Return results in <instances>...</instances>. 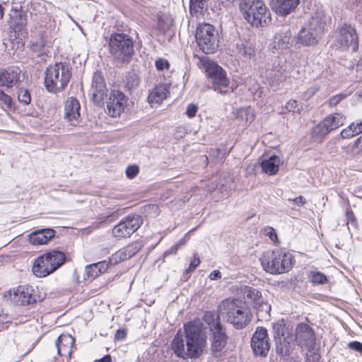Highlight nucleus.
<instances>
[{
  "instance_id": "5",
  "label": "nucleus",
  "mask_w": 362,
  "mask_h": 362,
  "mask_svg": "<svg viewBox=\"0 0 362 362\" xmlns=\"http://www.w3.org/2000/svg\"><path fill=\"white\" fill-rule=\"evenodd\" d=\"M240 8L244 18L253 26H265L271 21L270 13L262 0H243Z\"/></svg>"
},
{
  "instance_id": "46",
  "label": "nucleus",
  "mask_w": 362,
  "mask_h": 362,
  "mask_svg": "<svg viewBox=\"0 0 362 362\" xmlns=\"http://www.w3.org/2000/svg\"><path fill=\"white\" fill-rule=\"evenodd\" d=\"M124 248L128 253V257L131 258L140 250L141 245L139 243H132L125 247Z\"/></svg>"
},
{
  "instance_id": "55",
  "label": "nucleus",
  "mask_w": 362,
  "mask_h": 362,
  "mask_svg": "<svg viewBox=\"0 0 362 362\" xmlns=\"http://www.w3.org/2000/svg\"><path fill=\"white\" fill-rule=\"evenodd\" d=\"M127 337V330L124 329H119L117 330L115 334V339L117 341L124 340Z\"/></svg>"
},
{
  "instance_id": "13",
  "label": "nucleus",
  "mask_w": 362,
  "mask_h": 362,
  "mask_svg": "<svg viewBox=\"0 0 362 362\" xmlns=\"http://www.w3.org/2000/svg\"><path fill=\"white\" fill-rule=\"evenodd\" d=\"M251 347L256 356H266L270 344L267 330L263 327H257L251 338Z\"/></svg>"
},
{
  "instance_id": "39",
  "label": "nucleus",
  "mask_w": 362,
  "mask_h": 362,
  "mask_svg": "<svg viewBox=\"0 0 362 362\" xmlns=\"http://www.w3.org/2000/svg\"><path fill=\"white\" fill-rule=\"evenodd\" d=\"M205 6V0H190V13L192 15L201 14Z\"/></svg>"
},
{
  "instance_id": "58",
  "label": "nucleus",
  "mask_w": 362,
  "mask_h": 362,
  "mask_svg": "<svg viewBox=\"0 0 362 362\" xmlns=\"http://www.w3.org/2000/svg\"><path fill=\"white\" fill-rule=\"evenodd\" d=\"M179 250L178 245L176 244L172 245L168 250L165 251L164 257H166L170 255H175Z\"/></svg>"
},
{
  "instance_id": "7",
  "label": "nucleus",
  "mask_w": 362,
  "mask_h": 362,
  "mask_svg": "<svg viewBox=\"0 0 362 362\" xmlns=\"http://www.w3.org/2000/svg\"><path fill=\"white\" fill-rule=\"evenodd\" d=\"M65 260L66 256L64 252L58 250L49 251L34 260L33 273L38 278L46 277L59 268Z\"/></svg>"
},
{
  "instance_id": "27",
  "label": "nucleus",
  "mask_w": 362,
  "mask_h": 362,
  "mask_svg": "<svg viewBox=\"0 0 362 362\" xmlns=\"http://www.w3.org/2000/svg\"><path fill=\"white\" fill-rule=\"evenodd\" d=\"M293 347L292 342V336L291 334H287L286 337H281L280 339L275 341V349L277 354L281 356H289Z\"/></svg>"
},
{
  "instance_id": "59",
  "label": "nucleus",
  "mask_w": 362,
  "mask_h": 362,
  "mask_svg": "<svg viewBox=\"0 0 362 362\" xmlns=\"http://www.w3.org/2000/svg\"><path fill=\"white\" fill-rule=\"evenodd\" d=\"M209 279L211 280H217L221 278V273L219 270H214L209 274Z\"/></svg>"
},
{
  "instance_id": "64",
  "label": "nucleus",
  "mask_w": 362,
  "mask_h": 362,
  "mask_svg": "<svg viewBox=\"0 0 362 362\" xmlns=\"http://www.w3.org/2000/svg\"><path fill=\"white\" fill-rule=\"evenodd\" d=\"M355 124L357 127L358 132L359 134L362 133V120L356 122Z\"/></svg>"
},
{
  "instance_id": "25",
  "label": "nucleus",
  "mask_w": 362,
  "mask_h": 362,
  "mask_svg": "<svg viewBox=\"0 0 362 362\" xmlns=\"http://www.w3.org/2000/svg\"><path fill=\"white\" fill-rule=\"evenodd\" d=\"M52 24L48 23L45 25H39L35 28L34 33L39 37L37 43L39 46L44 47L51 43L52 36Z\"/></svg>"
},
{
  "instance_id": "17",
  "label": "nucleus",
  "mask_w": 362,
  "mask_h": 362,
  "mask_svg": "<svg viewBox=\"0 0 362 362\" xmlns=\"http://www.w3.org/2000/svg\"><path fill=\"white\" fill-rule=\"evenodd\" d=\"M107 89L105 79L101 73L95 72L93 76V81L89 90V94L92 96L94 103L100 105L107 95Z\"/></svg>"
},
{
  "instance_id": "61",
  "label": "nucleus",
  "mask_w": 362,
  "mask_h": 362,
  "mask_svg": "<svg viewBox=\"0 0 362 362\" xmlns=\"http://www.w3.org/2000/svg\"><path fill=\"white\" fill-rule=\"evenodd\" d=\"M288 201L293 202L298 206L303 205L305 202V199L302 196H299L293 199H288Z\"/></svg>"
},
{
  "instance_id": "51",
  "label": "nucleus",
  "mask_w": 362,
  "mask_h": 362,
  "mask_svg": "<svg viewBox=\"0 0 362 362\" xmlns=\"http://www.w3.org/2000/svg\"><path fill=\"white\" fill-rule=\"evenodd\" d=\"M200 264V259L199 257H197L195 255L194 256V258L191 260L189 266L186 269V272L189 273L195 269L199 264Z\"/></svg>"
},
{
  "instance_id": "57",
  "label": "nucleus",
  "mask_w": 362,
  "mask_h": 362,
  "mask_svg": "<svg viewBox=\"0 0 362 362\" xmlns=\"http://www.w3.org/2000/svg\"><path fill=\"white\" fill-rule=\"evenodd\" d=\"M139 83V80L138 77L134 74L133 76H131L128 78L127 85L131 86V87L137 86Z\"/></svg>"
},
{
  "instance_id": "53",
  "label": "nucleus",
  "mask_w": 362,
  "mask_h": 362,
  "mask_svg": "<svg viewBox=\"0 0 362 362\" xmlns=\"http://www.w3.org/2000/svg\"><path fill=\"white\" fill-rule=\"evenodd\" d=\"M123 261L122 257L117 252L109 258V263L112 265L117 264Z\"/></svg>"
},
{
  "instance_id": "32",
  "label": "nucleus",
  "mask_w": 362,
  "mask_h": 362,
  "mask_svg": "<svg viewBox=\"0 0 362 362\" xmlns=\"http://www.w3.org/2000/svg\"><path fill=\"white\" fill-rule=\"evenodd\" d=\"M238 53L245 59H250L255 54V47L249 41L237 44Z\"/></svg>"
},
{
  "instance_id": "43",
  "label": "nucleus",
  "mask_w": 362,
  "mask_h": 362,
  "mask_svg": "<svg viewBox=\"0 0 362 362\" xmlns=\"http://www.w3.org/2000/svg\"><path fill=\"white\" fill-rule=\"evenodd\" d=\"M261 233L262 235L268 236L273 243H279L277 234L274 228H263Z\"/></svg>"
},
{
  "instance_id": "19",
  "label": "nucleus",
  "mask_w": 362,
  "mask_h": 362,
  "mask_svg": "<svg viewBox=\"0 0 362 362\" xmlns=\"http://www.w3.org/2000/svg\"><path fill=\"white\" fill-rule=\"evenodd\" d=\"M74 343L75 339L71 334H62L55 341L54 348L59 356H65L70 360Z\"/></svg>"
},
{
  "instance_id": "63",
  "label": "nucleus",
  "mask_w": 362,
  "mask_h": 362,
  "mask_svg": "<svg viewBox=\"0 0 362 362\" xmlns=\"http://www.w3.org/2000/svg\"><path fill=\"white\" fill-rule=\"evenodd\" d=\"M111 361H112V358H111L110 355L107 354V355H105V356H103V358H101L100 359L95 361V362H111Z\"/></svg>"
},
{
  "instance_id": "29",
  "label": "nucleus",
  "mask_w": 362,
  "mask_h": 362,
  "mask_svg": "<svg viewBox=\"0 0 362 362\" xmlns=\"http://www.w3.org/2000/svg\"><path fill=\"white\" fill-rule=\"evenodd\" d=\"M266 77L269 81L270 86L276 89L286 79L288 76L285 70H267Z\"/></svg>"
},
{
  "instance_id": "15",
  "label": "nucleus",
  "mask_w": 362,
  "mask_h": 362,
  "mask_svg": "<svg viewBox=\"0 0 362 362\" xmlns=\"http://www.w3.org/2000/svg\"><path fill=\"white\" fill-rule=\"evenodd\" d=\"M127 98L120 90H112L107 101V112L112 117H119L124 112Z\"/></svg>"
},
{
  "instance_id": "24",
  "label": "nucleus",
  "mask_w": 362,
  "mask_h": 362,
  "mask_svg": "<svg viewBox=\"0 0 362 362\" xmlns=\"http://www.w3.org/2000/svg\"><path fill=\"white\" fill-rule=\"evenodd\" d=\"M55 235V231L52 228H41L31 233L28 235V240L33 245H44L48 243Z\"/></svg>"
},
{
  "instance_id": "36",
  "label": "nucleus",
  "mask_w": 362,
  "mask_h": 362,
  "mask_svg": "<svg viewBox=\"0 0 362 362\" xmlns=\"http://www.w3.org/2000/svg\"><path fill=\"white\" fill-rule=\"evenodd\" d=\"M272 328L274 341H276V339H280L281 337H286L287 334H290L287 331V328L286 327V325L283 320L274 323Z\"/></svg>"
},
{
  "instance_id": "22",
  "label": "nucleus",
  "mask_w": 362,
  "mask_h": 362,
  "mask_svg": "<svg viewBox=\"0 0 362 362\" xmlns=\"http://www.w3.org/2000/svg\"><path fill=\"white\" fill-rule=\"evenodd\" d=\"M211 332V350L214 356L218 357L226 344L227 336L223 327L215 329Z\"/></svg>"
},
{
  "instance_id": "8",
  "label": "nucleus",
  "mask_w": 362,
  "mask_h": 362,
  "mask_svg": "<svg viewBox=\"0 0 362 362\" xmlns=\"http://www.w3.org/2000/svg\"><path fill=\"white\" fill-rule=\"evenodd\" d=\"M108 45L110 54L119 62H129L134 53L132 39L124 33H112Z\"/></svg>"
},
{
  "instance_id": "41",
  "label": "nucleus",
  "mask_w": 362,
  "mask_h": 362,
  "mask_svg": "<svg viewBox=\"0 0 362 362\" xmlns=\"http://www.w3.org/2000/svg\"><path fill=\"white\" fill-rule=\"evenodd\" d=\"M18 98L21 103L27 105L31 101L30 92L27 89L20 88L18 91Z\"/></svg>"
},
{
  "instance_id": "20",
  "label": "nucleus",
  "mask_w": 362,
  "mask_h": 362,
  "mask_svg": "<svg viewBox=\"0 0 362 362\" xmlns=\"http://www.w3.org/2000/svg\"><path fill=\"white\" fill-rule=\"evenodd\" d=\"M81 106L78 100L69 98L64 107V115L66 120L71 125H77L79 123Z\"/></svg>"
},
{
  "instance_id": "48",
  "label": "nucleus",
  "mask_w": 362,
  "mask_h": 362,
  "mask_svg": "<svg viewBox=\"0 0 362 362\" xmlns=\"http://www.w3.org/2000/svg\"><path fill=\"white\" fill-rule=\"evenodd\" d=\"M94 264H95V268L98 267L97 271L99 273H100V274H102L107 271V269H108L109 264H110L109 263V262H107V261H101V262H99L97 263H94Z\"/></svg>"
},
{
  "instance_id": "3",
  "label": "nucleus",
  "mask_w": 362,
  "mask_h": 362,
  "mask_svg": "<svg viewBox=\"0 0 362 362\" xmlns=\"http://www.w3.org/2000/svg\"><path fill=\"white\" fill-rule=\"evenodd\" d=\"M259 261L264 271L272 274L286 273L293 267L291 254L281 248L264 252Z\"/></svg>"
},
{
  "instance_id": "21",
  "label": "nucleus",
  "mask_w": 362,
  "mask_h": 362,
  "mask_svg": "<svg viewBox=\"0 0 362 362\" xmlns=\"http://www.w3.org/2000/svg\"><path fill=\"white\" fill-rule=\"evenodd\" d=\"M21 70L17 67L0 69V86L10 88L20 81Z\"/></svg>"
},
{
  "instance_id": "33",
  "label": "nucleus",
  "mask_w": 362,
  "mask_h": 362,
  "mask_svg": "<svg viewBox=\"0 0 362 362\" xmlns=\"http://www.w3.org/2000/svg\"><path fill=\"white\" fill-rule=\"evenodd\" d=\"M143 224V219L141 216L131 214L122 219L115 226H141Z\"/></svg>"
},
{
  "instance_id": "54",
  "label": "nucleus",
  "mask_w": 362,
  "mask_h": 362,
  "mask_svg": "<svg viewBox=\"0 0 362 362\" xmlns=\"http://www.w3.org/2000/svg\"><path fill=\"white\" fill-rule=\"evenodd\" d=\"M286 108L290 112H296L298 110L297 102L294 100H290L286 103Z\"/></svg>"
},
{
  "instance_id": "52",
  "label": "nucleus",
  "mask_w": 362,
  "mask_h": 362,
  "mask_svg": "<svg viewBox=\"0 0 362 362\" xmlns=\"http://www.w3.org/2000/svg\"><path fill=\"white\" fill-rule=\"evenodd\" d=\"M348 347L357 352L362 353V343L358 341H353L349 343Z\"/></svg>"
},
{
  "instance_id": "56",
  "label": "nucleus",
  "mask_w": 362,
  "mask_h": 362,
  "mask_svg": "<svg viewBox=\"0 0 362 362\" xmlns=\"http://www.w3.org/2000/svg\"><path fill=\"white\" fill-rule=\"evenodd\" d=\"M346 216L347 219V225H356V220L355 218V216L352 211H347L346 213Z\"/></svg>"
},
{
  "instance_id": "47",
  "label": "nucleus",
  "mask_w": 362,
  "mask_h": 362,
  "mask_svg": "<svg viewBox=\"0 0 362 362\" xmlns=\"http://www.w3.org/2000/svg\"><path fill=\"white\" fill-rule=\"evenodd\" d=\"M346 97V94L340 93L336 95L331 97L328 101L329 105L331 107L336 106L338 105L341 100H343Z\"/></svg>"
},
{
  "instance_id": "28",
  "label": "nucleus",
  "mask_w": 362,
  "mask_h": 362,
  "mask_svg": "<svg viewBox=\"0 0 362 362\" xmlns=\"http://www.w3.org/2000/svg\"><path fill=\"white\" fill-rule=\"evenodd\" d=\"M169 93V87L167 85L157 86L150 92L148 101L151 105H159L166 99Z\"/></svg>"
},
{
  "instance_id": "4",
  "label": "nucleus",
  "mask_w": 362,
  "mask_h": 362,
  "mask_svg": "<svg viewBox=\"0 0 362 362\" xmlns=\"http://www.w3.org/2000/svg\"><path fill=\"white\" fill-rule=\"evenodd\" d=\"M327 17L322 12H317L313 15L308 23L298 33L297 42L303 46H314L321 38Z\"/></svg>"
},
{
  "instance_id": "11",
  "label": "nucleus",
  "mask_w": 362,
  "mask_h": 362,
  "mask_svg": "<svg viewBox=\"0 0 362 362\" xmlns=\"http://www.w3.org/2000/svg\"><path fill=\"white\" fill-rule=\"evenodd\" d=\"M203 67L208 76L209 79L214 86L216 90L221 87H227L229 83L225 71L218 64L208 58H203L202 60Z\"/></svg>"
},
{
  "instance_id": "44",
  "label": "nucleus",
  "mask_w": 362,
  "mask_h": 362,
  "mask_svg": "<svg viewBox=\"0 0 362 362\" xmlns=\"http://www.w3.org/2000/svg\"><path fill=\"white\" fill-rule=\"evenodd\" d=\"M12 98L10 95L5 93L2 90H0V105L10 108L11 107Z\"/></svg>"
},
{
  "instance_id": "14",
  "label": "nucleus",
  "mask_w": 362,
  "mask_h": 362,
  "mask_svg": "<svg viewBox=\"0 0 362 362\" xmlns=\"http://www.w3.org/2000/svg\"><path fill=\"white\" fill-rule=\"evenodd\" d=\"M337 41L343 47L356 52L358 48V38L354 28L344 25L338 29Z\"/></svg>"
},
{
  "instance_id": "10",
  "label": "nucleus",
  "mask_w": 362,
  "mask_h": 362,
  "mask_svg": "<svg viewBox=\"0 0 362 362\" xmlns=\"http://www.w3.org/2000/svg\"><path fill=\"white\" fill-rule=\"evenodd\" d=\"M346 117L340 113H334L326 117L313 129V136L316 140H321L329 132L342 126Z\"/></svg>"
},
{
  "instance_id": "6",
  "label": "nucleus",
  "mask_w": 362,
  "mask_h": 362,
  "mask_svg": "<svg viewBox=\"0 0 362 362\" xmlns=\"http://www.w3.org/2000/svg\"><path fill=\"white\" fill-rule=\"evenodd\" d=\"M45 86L50 93L62 90L69 82L71 69L66 63H57L49 66L45 73Z\"/></svg>"
},
{
  "instance_id": "12",
  "label": "nucleus",
  "mask_w": 362,
  "mask_h": 362,
  "mask_svg": "<svg viewBox=\"0 0 362 362\" xmlns=\"http://www.w3.org/2000/svg\"><path fill=\"white\" fill-rule=\"evenodd\" d=\"M240 292L244 298L252 305L257 310V314H267L270 311L271 306L263 298L262 293L257 288L244 286L241 287Z\"/></svg>"
},
{
  "instance_id": "26",
  "label": "nucleus",
  "mask_w": 362,
  "mask_h": 362,
  "mask_svg": "<svg viewBox=\"0 0 362 362\" xmlns=\"http://www.w3.org/2000/svg\"><path fill=\"white\" fill-rule=\"evenodd\" d=\"M299 0H273L272 8L279 15L286 16L298 6Z\"/></svg>"
},
{
  "instance_id": "1",
  "label": "nucleus",
  "mask_w": 362,
  "mask_h": 362,
  "mask_svg": "<svg viewBox=\"0 0 362 362\" xmlns=\"http://www.w3.org/2000/svg\"><path fill=\"white\" fill-rule=\"evenodd\" d=\"M185 338L178 333L172 341V349L176 356L183 358H197L206 346V336L203 325L199 320L190 321L185 325Z\"/></svg>"
},
{
  "instance_id": "31",
  "label": "nucleus",
  "mask_w": 362,
  "mask_h": 362,
  "mask_svg": "<svg viewBox=\"0 0 362 362\" xmlns=\"http://www.w3.org/2000/svg\"><path fill=\"white\" fill-rule=\"evenodd\" d=\"M203 320L209 326L210 332L223 327L220 322L219 315L214 311L205 312L203 316Z\"/></svg>"
},
{
  "instance_id": "35",
  "label": "nucleus",
  "mask_w": 362,
  "mask_h": 362,
  "mask_svg": "<svg viewBox=\"0 0 362 362\" xmlns=\"http://www.w3.org/2000/svg\"><path fill=\"white\" fill-rule=\"evenodd\" d=\"M346 153L353 158L362 154V135L354 144L346 147Z\"/></svg>"
},
{
  "instance_id": "60",
  "label": "nucleus",
  "mask_w": 362,
  "mask_h": 362,
  "mask_svg": "<svg viewBox=\"0 0 362 362\" xmlns=\"http://www.w3.org/2000/svg\"><path fill=\"white\" fill-rule=\"evenodd\" d=\"M192 231V230H189L187 233H186L185 235V236L183 238H182L177 243H175L177 245H178L179 248L181 246L185 245L186 243L189 240V233H191Z\"/></svg>"
},
{
  "instance_id": "2",
  "label": "nucleus",
  "mask_w": 362,
  "mask_h": 362,
  "mask_svg": "<svg viewBox=\"0 0 362 362\" xmlns=\"http://www.w3.org/2000/svg\"><path fill=\"white\" fill-rule=\"evenodd\" d=\"M220 315L236 329L245 328L252 320L250 308L237 298H228L218 305Z\"/></svg>"
},
{
  "instance_id": "62",
  "label": "nucleus",
  "mask_w": 362,
  "mask_h": 362,
  "mask_svg": "<svg viewBox=\"0 0 362 362\" xmlns=\"http://www.w3.org/2000/svg\"><path fill=\"white\" fill-rule=\"evenodd\" d=\"M117 252L119 254V255H120V256L122 257V259H123L124 261H125V260H127V259H130V258H129V257H128V255H127L128 253H127V252L126 251V250H125V248H124V247H123V248L120 249V250H118Z\"/></svg>"
},
{
  "instance_id": "38",
  "label": "nucleus",
  "mask_w": 362,
  "mask_h": 362,
  "mask_svg": "<svg viewBox=\"0 0 362 362\" xmlns=\"http://www.w3.org/2000/svg\"><path fill=\"white\" fill-rule=\"evenodd\" d=\"M138 228H112V233L114 237L127 238L131 236Z\"/></svg>"
},
{
  "instance_id": "23",
  "label": "nucleus",
  "mask_w": 362,
  "mask_h": 362,
  "mask_svg": "<svg viewBox=\"0 0 362 362\" xmlns=\"http://www.w3.org/2000/svg\"><path fill=\"white\" fill-rule=\"evenodd\" d=\"M291 32L288 27L281 28L274 35L271 44L272 49H283L288 47L291 37Z\"/></svg>"
},
{
  "instance_id": "40",
  "label": "nucleus",
  "mask_w": 362,
  "mask_h": 362,
  "mask_svg": "<svg viewBox=\"0 0 362 362\" xmlns=\"http://www.w3.org/2000/svg\"><path fill=\"white\" fill-rule=\"evenodd\" d=\"M358 134H359V133L358 132L355 122H352L346 128L343 129L340 134L343 139H349Z\"/></svg>"
},
{
  "instance_id": "30",
  "label": "nucleus",
  "mask_w": 362,
  "mask_h": 362,
  "mask_svg": "<svg viewBox=\"0 0 362 362\" xmlns=\"http://www.w3.org/2000/svg\"><path fill=\"white\" fill-rule=\"evenodd\" d=\"M280 160L276 156H271L269 159L262 161V170L269 175H275L279 171Z\"/></svg>"
},
{
  "instance_id": "37",
  "label": "nucleus",
  "mask_w": 362,
  "mask_h": 362,
  "mask_svg": "<svg viewBox=\"0 0 362 362\" xmlns=\"http://www.w3.org/2000/svg\"><path fill=\"white\" fill-rule=\"evenodd\" d=\"M308 278L313 285H324L328 281L327 276L319 271L310 272Z\"/></svg>"
},
{
  "instance_id": "50",
  "label": "nucleus",
  "mask_w": 362,
  "mask_h": 362,
  "mask_svg": "<svg viewBox=\"0 0 362 362\" xmlns=\"http://www.w3.org/2000/svg\"><path fill=\"white\" fill-rule=\"evenodd\" d=\"M198 107L194 104H190L187 106L186 114L189 118L194 117L197 112Z\"/></svg>"
},
{
  "instance_id": "49",
  "label": "nucleus",
  "mask_w": 362,
  "mask_h": 362,
  "mask_svg": "<svg viewBox=\"0 0 362 362\" xmlns=\"http://www.w3.org/2000/svg\"><path fill=\"white\" fill-rule=\"evenodd\" d=\"M139 173V168L136 165L129 166L126 170L127 176L134 178Z\"/></svg>"
},
{
  "instance_id": "42",
  "label": "nucleus",
  "mask_w": 362,
  "mask_h": 362,
  "mask_svg": "<svg viewBox=\"0 0 362 362\" xmlns=\"http://www.w3.org/2000/svg\"><path fill=\"white\" fill-rule=\"evenodd\" d=\"M155 66L157 71L162 72L168 71L170 66L169 62L167 59L161 57L156 60Z\"/></svg>"
},
{
  "instance_id": "16",
  "label": "nucleus",
  "mask_w": 362,
  "mask_h": 362,
  "mask_svg": "<svg viewBox=\"0 0 362 362\" xmlns=\"http://www.w3.org/2000/svg\"><path fill=\"white\" fill-rule=\"evenodd\" d=\"M37 293L32 286H19L14 290L11 300L19 305L35 303L37 301Z\"/></svg>"
},
{
  "instance_id": "34",
  "label": "nucleus",
  "mask_w": 362,
  "mask_h": 362,
  "mask_svg": "<svg viewBox=\"0 0 362 362\" xmlns=\"http://www.w3.org/2000/svg\"><path fill=\"white\" fill-rule=\"evenodd\" d=\"M10 24L13 28H19L21 29L23 25L26 24V18L23 14L22 11H13L10 14Z\"/></svg>"
},
{
  "instance_id": "45",
  "label": "nucleus",
  "mask_w": 362,
  "mask_h": 362,
  "mask_svg": "<svg viewBox=\"0 0 362 362\" xmlns=\"http://www.w3.org/2000/svg\"><path fill=\"white\" fill-rule=\"evenodd\" d=\"M86 276L88 277V278H90L92 279L96 278L97 276H98L99 275H100V273H99L97 270H98V267L97 268H95V264H90V265H87L86 267Z\"/></svg>"
},
{
  "instance_id": "18",
  "label": "nucleus",
  "mask_w": 362,
  "mask_h": 362,
  "mask_svg": "<svg viewBox=\"0 0 362 362\" xmlns=\"http://www.w3.org/2000/svg\"><path fill=\"white\" fill-rule=\"evenodd\" d=\"M296 340L298 345L308 349L313 348L315 344V337L313 329L305 323H300L296 327Z\"/></svg>"
},
{
  "instance_id": "9",
  "label": "nucleus",
  "mask_w": 362,
  "mask_h": 362,
  "mask_svg": "<svg viewBox=\"0 0 362 362\" xmlns=\"http://www.w3.org/2000/svg\"><path fill=\"white\" fill-rule=\"evenodd\" d=\"M218 31L209 23L199 25L196 31V40L200 49L206 54L214 53L218 47Z\"/></svg>"
}]
</instances>
